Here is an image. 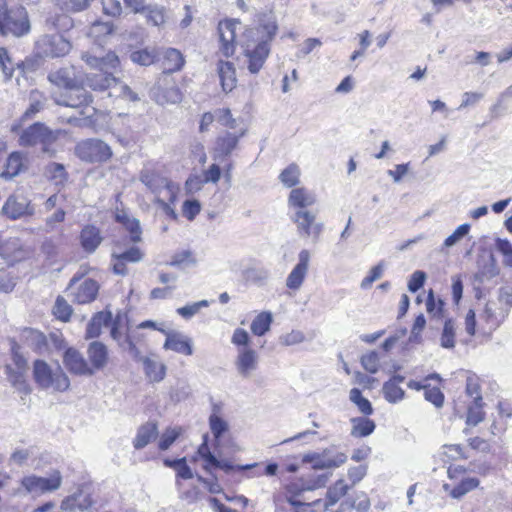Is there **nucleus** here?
<instances>
[{"label": "nucleus", "mask_w": 512, "mask_h": 512, "mask_svg": "<svg viewBox=\"0 0 512 512\" xmlns=\"http://www.w3.org/2000/svg\"><path fill=\"white\" fill-rule=\"evenodd\" d=\"M215 410L216 407H214V413L209 417V426L215 439L219 440L223 433L228 430V423L218 416Z\"/></svg>", "instance_id": "obj_53"}, {"label": "nucleus", "mask_w": 512, "mask_h": 512, "mask_svg": "<svg viewBox=\"0 0 512 512\" xmlns=\"http://www.w3.org/2000/svg\"><path fill=\"white\" fill-rule=\"evenodd\" d=\"M302 237H313L317 240L322 232L323 223L316 222V214L307 210H297L292 217Z\"/></svg>", "instance_id": "obj_11"}, {"label": "nucleus", "mask_w": 512, "mask_h": 512, "mask_svg": "<svg viewBox=\"0 0 512 512\" xmlns=\"http://www.w3.org/2000/svg\"><path fill=\"white\" fill-rule=\"evenodd\" d=\"M197 263V258L191 250H181L172 255L168 265L172 267H178L180 269H186L195 267Z\"/></svg>", "instance_id": "obj_35"}, {"label": "nucleus", "mask_w": 512, "mask_h": 512, "mask_svg": "<svg viewBox=\"0 0 512 512\" xmlns=\"http://www.w3.org/2000/svg\"><path fill=\"white\" fill-rule=\"evenodd\" d=\"M288 202L290 206L299 208L298 210H305L316 202V197L305 188H296L290 192Z\"/></svg>", "instance_id": "obj_32"}, {"label": "nucleus", "mask_w": 512, "mask_h": 512, "mask_svg": "<svg viewBox=\"0 0 512 512\" xmlns=\"http://www.w3.org/2000/svg\"><path fill=\"white\" fill-rule=\"evenodd\" d=\"M272 320L273 318L270 312H261L251 323L252 333L257 336H263L270 330Z\"/></svg>", "instance_id": "obj_42"}, {"label": "nucleus", "mask_w": 512, "mask_h": 512, "mask_svg": "<svg viewBox=\"0 0 512 512\" xmlns=\"http://www.w3.org/2000/svg\"><path fill=\"white\" fill-rule=\"evenodd\" d=\"M75 155L88 163H102L108 161L113 153L111 147L104 141L90 138L77 143Z\"/></svg>", "instance_id": "obj_5"}, {"label": "nucleus", "mask_w": 512, "mask_h": 512, "mask_svg": "<svg viewBox=\"0 0 512 512\" xmlns=\"http://www.w3.org/2000/svg\"><path fill=\"white\" fill-rule=\"evenodd\" d=\"M30 31L27 11L22 6L7 8L5 0H0V34L21 37Z\"/></svg>", "instance_id": "obj_2"}, {"label": "nucleus", "mask_w": 512, "mask_h": 512, "mask_svg": "<svg viewBox=\"0 0 512 512\" xmlns=\"http://www.w3.org/2000/svg\"><path fill=\"white\" fill-rule=\"evenodd\" d=\"M112 323V314L101 311L95 314L87 324L86 338H96L101 334L102 327H108Z\"/></svg>", "instance_id": "obj_28"}, {"label": "nucleus", "mask_w": 512, "mask_h": 512, "mask_svg": "<svg viewBox=\"0 0 512 512\" xmlns=\"http://www.w3.org/2000/svg\"><path fill=\"white\" fill-rule=\"evenodd\" d=\"M16 66L20 67V64L13 62L5 48H0V68L6 81L12 78Z\"/></svg>", "instance_id": "obj_51"}, {"label": "nucleus", "mask_w": 512, "mask_h": 512, "mask_svg": "<svg viewBox=\"0 0 512 512\" xmlns=\"http://www.w3.org/2000/svg\"><path fill=\"white\" fill-rule=\"evenodd\" d=\"M349 490V486L345 484L344 480H338L332 487L327 490V502L324 504V509L327 510L330 506L335 505Z\"/></svg>", "instance_id": "obj_40"}, {"label": "nucleus", "mask_w": 512, "mask_h": 512, "mask_svg": "<svg viewBox=\"0 0 512 512\" xmlns=\"http://www.w3.org/2000/svg\"><path fill=\"white\" fill-rule=\"evenodd\" d=\"M48 80L59 88H73L80 83L77 77L76 69L73 66L63 67L49 73Z\"/></svg>", "instance_id": "obj_22"}, {"label": "nucleus", "mask_w": 512, "mask_h": 512, "mask_svg": "<svg viewBox=\"0 0 512 512\" xmlns=\"http://www.w3.org/2000/svg\"><path fill=\"white\" fill-rule=\"evenodd\" d=\"M140 362L144 366L146 376L152 382H160L166 375V366L156 358L146 357L140 358Z\"/></svg>", "instance_id": "obj_31"}, {"label": "nucleus", "mask_w": 512, "mask_h": 512, "mask_svg": "<svg viewBox=\"0 0 512 512\" xmlns=\"http://www.w3.org/2000/svg\"><path fill=\"white\" fill-rule=\"evenodd\" d=\"M93 505L92 498L89 494H84L81 488L76 492L65 497L60 505L61 510L67 512H76L88 510Z\"/></svg>", "instance_id": "obj_21"}, {"label": "nucleus", "mask_w": 512, "mask_h": 512, "mask_svg": "<svg viewBox=\"0 0 512 512\" xmlns=\"http://www.w3.org/2000/svg\"><path fill=\"white\" fill-rule=\"evenodd\" d=\"M299 176L300 169L298 165L292 163L281 172L279 179L286 187H292L298 184Z\"/></svg>", "instance_id": "obj_50"}, {"label": "nucleus", "mask_w": 512, "mask_h": 512, "mask_svg": "<svg viewBox=\"0 0 512 512\" xmlns=\"http://www.w3.org/2000/svg\"><path fill=\"white\" fill-rule=\"evenodd\" d=\"M157 58V52L154 48H144L136 51H132L130 59L133 63L141 66H149L154 63Z\"/></svg>", "instance_id": "obj_44"}, {"label": "nucleus", "mask_w": 512, "mask_h": 512, "mask_svg": "<svg viewBox=\"0 0 512 512\" xmlns=\"http://www.w3.org/2000/svg\"><path fill=\"white\" fill-rule=\"evenodd\" d=\"M63 363L65 367L75 375L92 376L94 374L82 354L74 348H68L63 356Z\"/></svg>", "instance_id": "obj_16"}, {"label": "nucleus", "mask_w": 512, "mask_h": 512, "mask_svg": "<svg viewBox=\"0 0 512 512\" xmlns=\"http://www.w3.org/2000/svg\"><path fill=\"white\" fill-rule=\"evenodd\" d=\"M208 305H209V303L207 300H201V301L186 305L184 307L178 308L177 313L179 315H181L182 317L188 319V318H191L192 316H194L195 314H197L202 307H207Z\"/></svg>", "instance_id": "obj_62"}, {"label": "nucleus", "mask_w": 512, "mask_h": 512, "mask_svg": "<svg viewBox=\"0 0 512 512\" xmlns=\"http://www.w3.org/2000/svg\"><path fill=\"white\" fill-rule=\"evenodd\" d=\"M456 326L452 319L444 321L443 330L440 337V345L446 349L455 347Z\"/></svg>", "instance_id": "obj_43"}, {"label": "nucleus", "mask_w": 512, "mask_h": 512, "mask_svg": "<svg viewBox=\"0 0 512 512\" xmlns=\"http://www.w3.org/2000/svg\"><path fill=\"white\" fill-rule=\"evenodd\" d=\"M46 176L53 180L56 185H62L68 177L63 164L51 162L45 168Z\"/></svg>", "instance_id": "obj_45"}, {"label": "nucleus", "mask_w": 512, "mask_h": 512, "mask_svg": "<svg viewBox=\"0 0 512 512\" xmlns=\"http://www.w3.org/2000/svg\"><path fill=\"white\" fill-rule=\"evenodd\" d=\"M117 220L122 223L129 232L131 242L139 243L142 241V230L138 219L130 218L127 215H117Z\"/></svg>", "instance_id": "obj_38"}, {"label": "nucleus", "mask_w": 512, "mask_h": 512, "mask_svg": "<svg viewBox=\"0 0 512 512\" xmlns=\"http://www.w3.org/2000/svg\"><path fill=\"white\" fill-rule=\"evenodd\" d=\"M351 422V435L354 437H366L370 435L376 427L373 420L365 417L352 418Z\"/></svg>", "instance_id": "obj_37"}, {"label": "nucleus", "mask_w": 512, "mask_h": 512, "mask_svg": "<svg viewBox=\"0 0 512 512\" xmlns=\"http://www.w3.org/2000/svg\"><path fill=\"white\" fill-rule=\"evenodd\" d=\"M1 215L15 221L35 214V207L27 197L18 194L10 195L1 209Z\"/></svg>", "instance_id": "obj_8"}, {"label": "nucleus", "mask_w": 512, "mask_h": 512, "mask_svg": "<svg viewBox=\"0 0 512 512\" xmlns=\"http://www.w3.org/2000/svg\"><path fill=\"white\" fill-rule=\"evenodd\" d=\"M349 399L358 407L359 411L363 415H371L373 413L371 402L362 396V393L358 388H353L350 390Z\"/></svg>", "instance_id": "obj_47"}, {"label": "nucleus", "mask_w": 512, "mask_h": 512, "mask_svg": "<svg viewBox=\"0 0 512 512\" xmlns=\"http://www.w3.org/2000/svg\"><path fill=\"white\" fill-rule=\"evenodd\" d=\"M330 477V474H321L317 476H312L306 483H303L301 486H298L297 484H291L287 486V495L286 499L287 501L295 506V507H301V506H317L321 503V500H315L311 503H305L300 500H297L295 497L299 496L304 491H310L314 489H318L321 487H324Z\"/></svg>", "instance_id": "obj_7"}, {"label": "nucleus", "mask_w": 512, "mask_h": 512, "mask_svg": "<svg viewBox=\"0 0 512 512\" xmlns=\"http://www.w3.org/2000/svg\"><path fill=\"white\" fill-rule=\"evenodd\" d=\"M240 24L238 20H226L218 25L221 42L220 51L227 58L231 57L235 52L236 29Z\"/></svg>", "instance_id": "obj_14"}, {"label": "nucleus", "mask_w": 512, "mask_h": 512, "mask_svg": "<svg viewBox=\"0 0 512 512\" xmlns=\"http://www.w3.org/2000/svg\"><path fill=\"white\" fill-rule=\"evenodd\" d=\"M166 340L163 348L172 350L176 353L190 356L193 354V344L191 338L180 332H165Z\"/></svg>", "instance_id": "obj_19"}, {"label": "nucleus", "mask_w": 512, "mask_h": 512, "mask_svg": "<svg viewBox=\"0 0 512 512\" xmlns=\"http://www.w3.org/2000/svg\"><path fill=\"white\" fill-rule=\"evenodd\" d=\"M52 97L56 104L75 109L87 105L92 101L91 96L80 86V83L76 84L73 88L65 89V92L59 95L53 93Z\"/></svg>", "instance_id": "obj_12"}, {"label": "nucleus", "mask_w": 512, "mask_h": 512, "mask_svg": "<svg viewBox=\"0 0 512 512\" xmlns=\"http://www.w3.org/2000/svg\"><path fill=\"white\" fill-rule=\"evenodd\" d=\"M166 8L158 4L147 5L144 15L148 23L154 26H161L166 22Z\"/></svg>", "instance_id": "obj_39"}, {"label": "nucleus", "mask_w": 512, "mask_h": 512, "mask_svg": "<svg viewBox=\"0 0 512 512\" xmlns=\"http://www.w3.org/2000/svg\"><path fill=\"white\" fill-rule=\"evenodd\" d=\"M158 435V428L155 423L147 422L141 425L138 430L135 439L133 440V446L139 450L147 446L152 440L156 439Z\"/></svg>", "instance_id": "obj_30"}, {"label": "nucleus", "mask_w": 512, "mask_h": 512, "mask_svg": "<svg viewBox=\"0 0 512 512\" xmlns=\"http://www.w3.org/2000/svg\"><path fill=\"white\" fill-rule=\"evenodd\" d=\"M383 270H384V263L383 262H380L379 264H377L376 266H374L370 272H369V275L366 276L362 281H361V284H360V287L362 289H368L369 287H371V285L378 279L381 278L382 274H383Z\"/></svg>", "instance_id": "obj_60"}, {"label": "nucleus", "mask_w": 512, "mask_h": 512, "mask_svg": "<svg viewBox=\"0 0 512 512\" xmlns=\"http://www.w3.org/2000/svg\"><path fill=\"white\" fill-rule=\"evenodd\" d=\"M479 483L477 478H465L456 487L451 489L449 495L454 499H460L468 492L477 488Z\"/></svg>", "instance_id": "obj_46"}, {"label": "nucleus", "mask_w": 512, "mask_h": 512, "mask_svg": "<svg viewBox=\"0 0 512 512\" xmlns=\"http://www.w3.org/2000/svg\"><path fill=\"white\" fill-rule=\"evenodd\" d=\"M483 403L482 397H478L473 405L468 408L466 424L469 426H477L484 420L485 413L482 410Z\"/></svg>", "instance_id": "obj_48"}, {"label": "nucleus", "mask_w": 512, "mask_h": 512, "mask_svg": "<svg viewBox=\"0 0 512 512\" xmlns=\"http://www.w3.org/2000/svg\"><path fill=\"white\" fill-rule=\"evenodd\" d=\"M151 98L159 105L181 102L182 93L175 80L168 74H162L150 90Z\"/></svg>", "instance_id": "obj_6"}, {"label": "nucleus", "mask_w": 512, "mask_h": 512, "mask_svg": "<svg viewBox=\"0 0 512 512\" xmlns=\"http://www.w3.org/2000/svg\"><path fill=\"white\" fill-rule=\"evenodd\" d=\"M277 31L276 16L272 12L260 14L258 27L245 30L240 44L244 55L248 58L250 73L256 74L262 69L270 53V43Z\"/></svg>", "instance_id": "obj_1"}, {"label": "nucleus", "mask_w": 512, "mask_h": 512, "mask_svg": "<svg viewBox=\"0 0 512 512\" xmlns=\"http://www.w3.org/2000/svg\"><path fill=\"white\" fill-rule=\"evenodd\" d=\"M310 262V252L303 249L298 254V263L292 269L286 279V286L289 289L298 290L307 275Z\"/></svg>", "instance_id": "obj_15"}, {"label": "nucleus", "mask_w": 512, "mask_h": 512, "mask_svg": "<svg viewBox=\"0 0 512 512\" xmlns=\"http://www.w3.org/2000/svg\"><path fill=\"white\" fill-rule=\"evenodd\" d=\"M243 134L244 132H241L239 135L226 132L224 135L219 136L215 142L213 159L221 160L229 156L237 147L239 139Z\"/></svg>", "instance_id": "obj_20"}, {"label": "nucleus", "mask_w": 512, "mask_h": 512, "mask_svg": "<svg viewBox=\"0 0 512 512\" xmlns=\"http://www.w3.org/2000/svg\"><path fill=\"white\" fill-rule=\"evenodd\" d=\"M140 180L156 195L160 194L162 190L168 189L170 186V182L167 178L150 170L142 171Z\"/></svg>", "instance_id": "obj_27"}, {"label": "nucleus", "mask_w": 512, "mask_h": 512, "mask_svg": "<svg viewBox=\"0 0 512 512\" xmlns=\"http://www.w3.org/2000/svg\"><path fill=\"white\" fill-rule=\"evenodd\" d=\"M347 460L344 453L331 454L330 450H324L322 453H310L303 457V462L311 463L314 470L339 467Z\"/></svg>", "instance_id": "obj_13"}, {"label": "nucleus", "mask_w": 512, "mask_h": 512, "mask_svg": "<svg viewBox=\"0 0 512 512\" xmlns=\"http://www.w3.org/2000/svg\"><path fill=\"white\" fill-rule=\"evenodd\" d=\"M58 5L67 12H80L89 5V0H58Z\"/></svg>", "instance_id": "obj_58"}, {"label": "nucleus", "mask_w": 512, "mask_h": 512, "mask_svg": "<svg viewBox=\"0 0 512 512\" xmlns=\"http://www.w3.org/2000/svg\"><path fill=\"white\" fill-rule=\"evenodd\" d=\"M102 240L100 230L92 225L85 226L80 233L81 246L88 253H93Z\"/></svg>", "instance_id": "obj_26"}, {"label": "nucleus", "mask_w": 512, "mask_h": 512, "mask_svg": "<svg viewBox=\"0 0 512 512\" xmlns=\"http://www.w3.org/2000/svg\"><path fill=\"white\" fill-rule=\"evenodd\" d=\"M180 435V429L169 428L160 437L159 449L167 450Z\"/></svg>", "instance_id": "obj_63"}, {"label": "nucleus", "mask_w": 512, "mask_h": 512, "mask_svg": "<svg viewBox=\"0 0 512 512\" xmlns=\"http://www.w3.org/2000/svg\"><path fill=\"white\" fill-rule=\"evenodd\" d=\"M443 308L444 301L438 299V301L436 302L434 298V293L432 290H430L426 300L427 312L432 316V318L441 319L443 317Z\"/></svg>", "instance_id": "obj_54"}, {"label": "nucleus", "mask_w": 512, "mask_h": 512, "mask_svg": "<svg viewBox=\"0 0 512 512\" xmlns=\"http://www.w3.org/2000/svg\"><path fill=\"white\" fill-rule=\"evenodd\" d=\"M66 212L63 209L56 210L52 215L45 219V226L43 231L51 233L56 231V224L62 223L65 220Z\"/></svg>", "instance_id": "obj_57"}, {"label": "nucleus", "mask_w": 512, "mask_h": 512, "mask_svg": "<svg viewBox=\"0 0 512 512\" xmlns=\"http://www.w3.org/2000/svg\"><path fill=\"white\" fill-rule=\"evenodd\" d=\"M117 79L111 74L104 70L92 74L88 77V85L93 90L104 91L106 89L117 88Z\"/></svg>", "instance_id": "obj_29"}, {"label": "nucleus", "mask_w": 512, "mask_h": 512, "mask_svg": "<svg viewBox=\"0 0 512 512\" xmlns=\"http://www.w3.org/2000/svg\"><path fill=\"white\" fill-rule=\"evenodd\" d=\"M112 258L122 259L126 263H138L144 258V252L136 246H132L127 250H121V248L116 245L112 252Z\"/></svg>", "instance_id": "obj_36"}, {"label": "nucleus", "mask_w": 512, "mask_h": 512, "mask_svg": "<svg viewBox=\"0 0 512 512\" xmlns=\"http://www.w3.org/2000/svg\"><path fill=\"white\" fill-rule=\"evenodd\" d=\"M184 62V57L179 50L168 48L163 57V74L171 75V73L179 71L183 67Z\"/></svg>", "instance_id": "obj_33"}, {"label": "nucleus", "mask_w": 512, "mask_h": 512, "mask_svg": "<svg viewBox=\"0 0 512 512\" xmlns=\"http://www.w3.org/2000/svg\"><path fill=\"white\" fill-rule=\"evenodd\" d=\"M217 70L224 92L232 91L236 86V71L233 63L220 60L217 64Z\"/></svg>", "instance_id": "obj_25"}, {"label": "nucleus", "mask_w": 512, "mask_h": 512, "mask_svg": "<svg viewBox=\"0 0 512 512\" xmlns=\"http://www.w3.org/2000/svg\"><path fill=\"white\" fill-rule=\"evenodd\" d=\"M5 370L8 381L12 384L13 387L24 394L30 393V387L25 380V373L27 371L14 369L11 365H6Z\"/></svg>", "instance_id": "obj_34"}, {"label": "nucleus", "mask_w": 512, "mask_h": 512, "mask_svg": "<svg viewBox=\"0 0 512 512\" xmlns=\"http://www.w3.org/2000/svg\"><path fill=\"white\" fill-rule=\"evenodd\" d=\"M258 354L251 348H244L239 351L235 360L237 372L243 378H248L258 367Z\"/></svg>", "instance_id": "obj_18"}, {"label": "nucleus", "mask_w": 512, "mask_h": 512, "mask_svg": "<svg viewBox=\"0 0 512 512\" xmlns=\"http://www.w3.org/2000/svg\"><path fill=\"white\" fill-rule=\"evenodd\" d=\"M0 256L9 264H14L26 258L27 252L21 247L19 239L14 238L0 244Z\"/></svg>", "instance_id": "obj_24"}, {"label": "nucleus", "mask_w": 512, "mask_h": 512, "mask_svg": "<svg viewBox=\"0 0 512 512\" xmlns=\"http://www.w3.org/2000/svg\"><path fill=\"white\" fill-rule=\"evenodd\" d=\"M385 399L390 403L401 401L405 396V391L395 384V381H387L383 385Z\"/></svg>", "instance_id": "obj_49"}, {"label": "nucleus", "mask_w": 512, "mask_h": 512, "mask_svg": "<svg viewBox=\"0 0 512 512\" xmlns=\"http://www.w3.org/2000/svg\"><path fill=\"white\" fill-rule=\"evenodd\" d=\"M363 368L369 373H376L379 369V357L374 351L369 352L361 357Z\"/></svg>", "instance_id": "obj_59"}, {"label": "nucleus", "mask_w": 512, "mask_h": 512, "mask_svg": "<svg viewBox=\"0 0 512 512\" xmlns=\"http://www.w3.org/2000/svg\"><path fill=\"white\" fill-rule=\"evenodd\" d=\"M43 54L47 57H61L67 54L71 48L69 41L59 34L46 35L41 41Z\"/></svg>", "instance_id": "obj_17"}, {"label": "nucleus", "mask_w": 512, "mask_h": 512, "mask_svg": "<svg viewBox=\"0 0 512 512\" xmlns=\"http://www.w3.org/2000/svg\"><path fill=\"white\" fill-rule=\"evenodd\" d=\"M62 476L59 471H54L50 477L26 476L21 480L27 493L42 494L52 492L60 488Z\"/></svg>", "instance_id": "obj_9"}, {"label": "nucleus", "mask_w": 512, "mask_h": 512, "mask_svg": "<svg viewBox=\"0 0 512 512\" xmlns=\"http://www.w3.org/2000/svg\"><path fill=\"white\" fill-rule=\"evenodd\" d=\"M11 355L13 363L16 366V369L27 371V359L22 354L21 347L15 341L11 342Z\"/></svg>", "instance_id": "obj_56"}, {"label": "nucleus", "mask_w": 512, "mask_h": 512, "mask_svg": "<svg viewBox=\"0 0 512 512\" xmlns=\"http://www.w3.org/2000/svg\"><path fill=\"white\" fill-rule=\"evenodd\" d=\"M57 138V132L50 130L42 123H35L22 132L19 138V144L24 147L40 144L42 145L43 152L49 153L52 156L54 152L49 149V146L53 144Z\"/></svg>", "instance_id": "obj_4"}, {"label": "nucleus", "mask_w": 512, "mask_h": 512, "mask_svg": "<svg viewBox=\"0 0 512 512\" xmlns=\"http://www.w3.org/2000/svg\"><path fill=\"white\" fill-rule=\"evenodd\" d=\"M22 168V157L18 152L10 154L7 159L5 170L1 173V177L6 180H11L17 176Z\"/></svg>", "instance_id": "obj_41"}, {"label": "nucleus", "mask_w": 512, "mask_h": 512, "mask_svg": "<svg viewBox=\"0 0 512 512\" xmlns=\"http://www.w3.org/2000/svg\"><path fill=\"white\" fill-rule=\"evenodd\" d=\"M470 225L465 223L460 225L450 236H448L445 241L444 245L446 247H452L455 245L461 238L466 236L469 233Z\"/></svg>", "instance_id": "obj_64"}, {"label": "nucleus", "mask_w": 512, "mask_h": 512, "mask_svg": "<svg viewBox=\"0 0 512 512\" xmlns=\"http://www.w3.org/2000/svg\"><path fill=\"white\" fill-rule=\"evenodd\" d=\"M62 236L63 234L61 233L58 237H46L41 244V251L49 258L57 256Z\"/></svg>", "instance_id": "obj_52"}, {"label": "nucleus", "mask_w": 512, "mask_h": 512, "mask_svg": "<svg viewBox=\"0 0 512 512\" xmlns=\"http://www.w3.org/2000/svg\"><path fill=\"white\" fill-rule=\"evenodd\" d=\"M88 358L93 370H101L108 363V350L107 347L99 341H94L89 344L87 350Z\"/></svg>", "instance_id": "obj_23"}, {"label": "nucleus", "mask_w": 512, "mask_h": 512, "mask_svg": "<svg viewBox=\"0 0 512 512\" xmlns=\"http://www.w3.org/2000/svg\"><path fill=\"white\" fill-rule=\"evenodd\" d=\"M53 313L58 319L68 321L72 314V308L63 297L59 296L56 299Z\"/></svg>", "instance_id": "obj_55"}, {"label": "nucleus", "mask_w": 512, "mask_h": 512, "mask_svg": "<svg viewBox=\"0 0 512 512\" xmlns=\"http://www.w3.org/2000/svg\"><path fill=\"white\" fill-rule=\"evenodd\" d=\"M99 290L98 283L93 279H84L78 283V279L73 277L68 286V296L73 302L78 304H86L92 302Z\"/></svg>", "instance_id": "obj_10"}, {"label": "nucleus", "mask_w": 512, "mask_h": 512, "mask_svg": "<svg viewBox=\"0 0 512 512\" xmlns=\"http://www.w3.org/2000/svg\"><path fill=\"white\" fill-rule=\"evenodd\" d=\"M33 375L35 382L43 389L63 392L70 387V380L59 365L51 367L43 360H36Z\"/></svg>", "instance_id": "obj_3"}, {"label": "nucleus", "mask_w": 512, "mask_h": 512, "mask_svg": "<svg viewBox=\"0 0 512 512\" xmlns=\"http://www.w3.org/2000/svg\"><path fill=\"white\" fill-rule=\"evenodd\" d=\"M30 100V105L24 114V116L28 118L40 112L44 107V101L41 99L39 92L32 91L30 94Z\"/></svg>", "instance_id": "obj_61"}]
</instances>
